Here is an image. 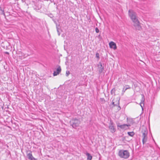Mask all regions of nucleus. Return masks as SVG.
I'll list each match as a JSON object with an SVG mask.
<instances>
[{
  "label": "nucleus",
  "mask_w": 160,
  "mask_h": 160,
  "mask_svg": "<svg viewBox=\"0 0 160 160\" xmlns=\"http://www.w3.org/2000/svg\"><path fill=\"white\" fill-rule=\"evenodd\" d=\"M128 125L126 124H124L123 125H120L119 126H118L120 127L122 129H126V127H128Z\"/></svg>",
  "instance_id": "12"
},
{
  "label": "nucleus",
  "mask_w": 160,
  "mask_h": 160,
  "mask_svg": "<svg viewBox=\"0 0 160 160\" xmlns=\"http://www.w3.org/2000/svg\"><path fill=\"white\" fill-rule=\"evenodd\" d=\"M95 31H96V32H97V33H98L99 32V29H98V28L97 27L96 28H95Z\"/></svg>",
  "instance_id": "19"
},
{
  "label": "nucleus",
  "mask_w": 160,
  "mask_h": 160,
  "mask_svg": "<svg viewBox=\"0 0 160 160\" xmlns=\"http://www.w3.org/2000/svg\"><path fill=\"white\" fill-rule=\"evenodd\" d=\"M70 124L73 128H76L79 126L80 124V121L79 120L76 118L72 119L70 122Z\"/></svg>",
  "instance_id": "3"
},
{
  "label": "nucleus",
  "mask_w": 160,
  "mask_h": 160,
  "mask_svg": "<svg viewBox=\"0 0 160 160\" xmlns=\"http://www.w3.org/2000/svg\"><path fill=\"white\" fill-rule=\"evenodd\" d=\"M128 135L132 137L134 135L133 132H128Z\"/></svg>",
  "instance_id": "15"
},
{
  "label": "nucleus",
  "mask_w": 160,
  "mask_h": 160,
  "mask_svg": "<svg viewBox=\"0 0 160 160\" xmlns=\"http://www.w3.org/2000/svg\"><path fill=\"white\" fill-rule=\"evenodd\" d=\"M87 156V160H91L92 158V156L90 153L88 152H87L86 154Z\"/></svg>",
  "instance_id": "11"
},
{
  "label": "nucleus",
  "mask_w": 160,
  "mask_h": 160,
  "mask_svg": "<svg viewBox=\"0 0 160 160\" xmlns=\"http://www.w3.org/2000/svg\"><path fill=\"white\" fill-rule=\"evenodd\" d=\"M32 160H37L36 158H34L33 157V158L32 159Z\"/></svg>",
  "instance_id": "21"
},
{
  "label": "nucleus",
  "mask_w": 160,
  "mask_h": 160,
  "mask_svg": "<svg viewBox=\"0 0 160 160\" xmlns=\"http://www.w3.org/2000/svg\"><path fill=\"white\" fill-rule=\"evenodd\" d=\"M128 12H129V16L134 23V26L136 29L140 30L141 27L140 25L139 22L136 18V13L130 10H129Z\"/></svg>",
  "instance_id": "1"
},
{
  "label": "nucleus",
  "mask_w": 160,
  "mask_h": 160,
  "mask_svg": "<svg viewBox=\"0 0 160 160\" xmlns=\"http://www.w3.org/2000/svg\"><path fill=\"white\" fill-rule=\"evenodd\" d=\"M118 108H119V109H120L121 108H120V107H119H119H118Z\"/></svg>",
  "instance_id": "25"
},
{
  "label": "nucleus",
  "mask_w": 160,
  "mask_h": 160,
  "mask_svg": "<svg viewBox=\"0 0 160 160\" xmlns=\"http://www.w3.org/2000/svg\"><path fill=\"white\" fill-rule=\"evenodd\" d=\"M130 87L128 85H125L124 86L122 90V94H123L125 91L128 89L130 88Z\"/></svg>",
  "instance_id": "10"
},
{
  "label": "nucleus",
  "mask_w": 160,
  "mask_h": 160,
  "mask_svg": "<svg viewBox=\"0 0 160 160\" xmlns=\"http://www.w3.org/2000/svg\"><path fill=\"white\" fill-rule=\"evenodd\" d=\"M70 73L69 71H67L66 72V76H68L69 75Z\"/></svg>",
  "instance_id": "18"
},
{
  "label": "nucleus",
  "mask_w": 160,
  "mask_h": 160,
  "mask_svg": "<svg viewBox=\"0 0 160 160\" xmlns=\"http://www.w3.org/2000/svg\"><path fill=\"white\" fill-rule=\"evenodd\" d=\"M98 70L99 73H101L104 70L103 67L102 66V63L99 62L98 65Z\"/></svg>",
  "instance_id": "5"
},
{
  "label": "nucleus",
  "mask_w": 160,
  "mask_h": 160,
  "mask_svg": "<svg viewBox=\"0 0 160 160\" xmlns=\"http://www.w3.org/2000/svg\"><path fill=\"white\" fill-rule=\"evenodd\" d=\"M27 156L28 159L30 160H32V159L33 157L32 155V154L31 153H28L27 155Z\"/></svg>",
  "instance_id": "13"
},
{
  "label": "nucleus",
  "mask_w": 160,
  "mask_h": 160,
  "mask_svg": "<svg viewBox=\"0 0 160 160\" xmlns=\"http://www.w3.org/2000/svg\"><path fill=\"white\" fill-rule=\"evenodd\" d=\"M118 155L121 158L126 159L130 156V153L127 150H120L119 151Z\"/></svg>",
  "instance_id": "2"
},
{
  "label": "nucleus",
  "mask_w": 160,
  "mask_h": 160,
  "mask_svg": "<svg viewBox=\"0 0 160 160\" xmlns=\"http://www.w3.org/2000/svg\"><path fill=\"white\" fill-rule=\"evenodd\" d=\"M5 53L6 54H9V53L8 52H5Z\"/></svg>",
  "instance_id": "22"
},
{
  "label": "nucleus",
  "mask_w": 160,
  "mask_h": 160,
  "mask_svg": "<svg viewBox=\"0 0 160 160\" xmlns=\"http://www.w3.org/2000/svg\"><path fill=\"white\" fill-rule=\"evenodd\" d=\"M119 104V99H117V101H116V104H115V102L113 101V100L112 102V105H113L114 106H117Z\"/></svg>",
  "instance_id": "14"
},
{
  "label": "nucleus",
  "mask_w": 160,
  "mask_h": 160,
  "mask_svg": "<svg viewBox=\"0 0 160 160\" xmlns=\"http://www.w3.org/2000/svg\"><path fill=\"white\" fill-rule=\"evenodd\" d=\"M100 101L102 103H104L105 102V100L104 98H100Z\"/></svg>",
  "instance_id": "20"
},
{
  "label": "nucleus",
  "mask_w": 160,
  "mask_h": 160,
  "mask_svg": "<svg viewBox=\"0 0 160 160\" xmlns=\"http://www.w3.org/2000/svg\"><path fill=\"white\" fill-rule=\"evenodd\" d=\"M115 88L112 89L111 91V94L115 95Z\"/></svg>",
  "instance_id": "16"
},
{
  "label": "nucleus",
  "mask_w": 160,
  "mask_h": 160,
  "mask_svg": "<svg viewBox=\"0 0 160 160\" xmlns=\"http://www.w3.org/2000/svg\"><path fill=\"white\" fill-rule=\"evenodd\" d=\"M142 96V98L141 100V102L140 103V105L142 109L143 110V106L142 105V104H143V105H144V102L145 101V98H144V95L143 94H142L141 95Z\"/></svg>",
  "instance_id": "9"
},
{
  "label": "nucleus",
  "mask_w": 160,
  "mask_h": 160,
  "mask_svg": "<svg viewBox=\"0 0 160 160\" xmlns=\"http://www.w3.org/2000/svg\"><path fill=\"white\" fill-rule=\"evenodd\" d=\"M159 82H160V79H159L158 80Z\"/></svg>",
  "instance_id": "24"
},
{
  "label": "nucleus",
  "mask_w": 160,
  "mask_h": 160,
  "mask_svg": "<svg viewBox=\"0 0 160 160\" xmlns=\"http://www.w3.org/2000/svg\"><path fill=\"white\" fill-rule=\"evenodd\" d=\"M109 128L110 130V131L112 133H114L115 132L116 129L112 125V123H111V124L109 125Z\"/></svg>",
  "instance_id": "8"
},
{
  "label": "nucleus",
  "mask_w": 160,
  "mask_h": 160,
  "mask_svg": "<svg viewBox=\"0 0 160 160\" xmlns=\"http://www.w3.org/2000/svg\"><path fill=\"white\" fill-rule=\"evenodd\" d=\"M110 48L115 50L117 48V46L116 43L112 41H111L109 43Z\"/></svg>",
  "instance_id": "6"
},
{
  "label": "nucleus",
  "mask_w": 160,
  "mask_h": 160,
  "mask_svg": "<svg viewBox=\"0 0 160 160\" xmlns=\"http://www.w3.org/2000/svg\"><path fill=\"white\" fill-rule=\"evenodd\" d=\"M57 31H58V35H60V34L59 32V31H58V29L57 30Z\"/></svg>",
  "instance_id": "23"
},
{
  "label": "nucleus",
  "mask_w": 160,
  "mask_h": 160,
  "mask_svg": "<svg viewBox=\"0 0 160 160\" xmlns=\"http://www.w3.org/2000/svg\"><path fill=\"white\" fill-rule=\"evenodd\" d=\"M96 57L98 59H99V54L98 52H97L96 54Z\"/></svg>",
  "instance_id": "17"
},
{
  "label": "nucleus",
  "mask_w": 160,
  "mask_h": 160,
  "mask_svg": "<svg viewBox=\"0 0 160 160\" xmlns=\"http://www.w3.org/2000/svg\"><path fill=\"white\" fill-rule=\"evenodd\" d=\"M61 69L60 66H59L57 68L56 71H54L53 73L54 76H57L58 74L61 72Z\"/></svg>",
  "instance_id": "7"
},
{
  "label": "nucleus",
  "mask_w": 160,
  "mask_h": 160,
  "mask_svg": "<svg viewBox=\"0 0 160 160\" xmlns=\"http://www.w3.org/2000/svg\"><path fill=\"white\" fill-rule=\"evenodd\" d=\"M142 130V142L143 144H144L147 141L148 132L147 129L145 127H143Z\"/></svg>",
  "instance_id": "4"
}]
</instances>
